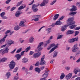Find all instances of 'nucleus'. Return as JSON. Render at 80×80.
Instances as JSON below:
<instances>
[{
    "label": "nucleus",
    "mask_w": 80,
    "mask_h": 80,
    "mask_svg": "<svg viewBox=\"0 0 80 80\" xmlns=\"http://www.w3.org/2000/svg\"><path fill=\"white\" fill-rule=\"evenodd\" d=\"M78 47V44L76 43L73 45V47L71 48L72 52L73 53L76 52L75 54L76 57H78L80 54V50H78L79 48Z\"/></svg>",
    "instance_id": "f257e3e1"
},
{
    "label": "nucleus",
    "mask_w": 80,
    "mask_h": 80,
    "mask_svg": "<svg viewBox=\"0 0 80 80\" xmlns=\"http://www.w3.org/2000/svg\"><path fill=\"white\" fill-rule=\"evenodd\" d=\"M16 65V63H15V62L13 61H12L9 64V67L10 69L12 70L14 68Z\"/></svg>",
    "instance_id": "f03ea898"
},
{
    "label": "nucleus",
    "mask_w": 80,
    "mask_h": 80,
    "mask_svg": "<svg viewBox=\"0 0 80 80\" xmlns=\"http://www.w3.org/2000/svg\"><path fill=\"white\" fill-rule=\"evenodd\" d=\"M75 23V21L73 22V23H71V24L70 23L69 24H67V26L68 27L69 26V28L71 29H73L74 28H75L76 27H77V25H74Z\"/></svg>",
    "instance_id": "7ed1b4c3"
},
{
    "label": "nucleus",
    "mask_w": 80,
    "mask_h": 80,
    "mask_svg": "<svg viewBox=\"0 0 80 80\" xmlns=\"http://www.w3.org/2000/svg\"><path fill=\"white\" fill-rule=\"evenodd\" d=\"M48 72H49V70L48 68H46L45 71V73L42 76V77L44 78H46L48 75Z\"/></svg>",
    "instance_id": "20e7f679"
},
{
    "label": "nucleus",
    "mask_w": 80,
    "mask_h": 80,
    "mask_svg": "<svg viewBox=\"0 0 80 80\" xmlns=\"http://www.w3.org/2000/svg\"><path fill=\"white\" fill-rule=\"evenodd\" d=\"M43 45V42H41L39 43L37 47V50L38 51H40L43 49V48L42 47Z\"/></svg>",
    "instance_id": "39448f33"
},
{
    "label": "nucleus",
    "mask_w": 80,
    "mask_h": 80,
    "mask_svg": "<svg viewBox=\"0 0 80 80\" xmlns=\"http://www.w3.org/2000/svg\"><path fill=\"white\" fill-rule=\"evenodd\" d=\"M2 55H3L5 53H8V50L9 49H8V47H7L6 48H5V49H2Z\"/></svg>",
    "instance_id": "423d86ee"
},
{
    "label": "nucleus",
    "mask_w": 80,
    "mask_h": 80,
    "mask_svg": "<svg viewBox=\"0 0 80 80\" xmlns=\"http://www.w3.org/2000/svg\"><path fill=\"white\" fill-rule=\"evenodd\" d=\"M73 72L75 75H77L78 72H80V68H75L74 69Z\"/></svg>",
    "instance_id": "0eeeda50"
},
{
    "label": "nucleus",
    "mask_w": 80,
    "mask_h": 80,
    "mask_svg": "<svg viewBox=\"0 0 80 80\" xmlns=\"http://www.w3.org/2000/svg\"><path fill=\"white\" fill-rule=\"evenodd\" d=\"M37 6L35 4H33L32 5V9L34 12H37V11H38V9L37 8Z\"/></svg>",
    "instance_id": "6e6552de"
},
{
    "label": "nucleus",
    "mask_w": 80,
    "mask_h": 80,
    "mask_svg": "<svg viewBox=\"0 0 80 80\" xmlns=\"http://www.w3.org/2000/svg\"><path fill=\"white\" fill-rule=\"evenodd\" d=\"M78 37L77 38H72V39H69L68 40V42L69 43H73L75 41H77L78 39Z\"/></svg>",
    "instance_id": "1a4fd4ad"
},
{
    "label": "nucleus",
    "mask_w": 80,
    "mask_h": 80,
    "mask_svg": "<svg viewBox=\"0 0 80 80\" xmlns=\"http://www.w3.org/2000/svg\"><path fill=\"white\" fill-rule=\"evenodd\" d=\"M58 47V45L57 44L56 46H55L54 47L52 48V49L49 52V53H51L52 52H53L55 49H57Z\"/></svg>",
    "instance_id": "9d476101"
},
{
    "label": "nucleus",
    "mask_w": 80,
    "mask_h": 80,
    "mask_svg": "<svg viewBox=\"0 0 80 80\" xmlns=\"http://www.w3.org/2000/svg\"><path fill=\"white\" fill-rule=\"evenodd\" d=\"M8 36V35L6 34V35L4 36V37L0 40V45L3 43L4 42H5V38H7V37Z\"/></svg>",
    "instance_id": "9b49d317"
},
{
    "label": "nucleus",
    "mask_w": 80,
    "mask_h": 80,
    "mask_svg": "<svg viewBox=\"0 0 80 80\" xmlns=\"http://www.w3.org/2000/svg\"><path fill=\"white\" fill-rule=\"evenodd\" d=\"M72 8L70 9L69 10L70 12H74L77 10V8L75 6H72Z\"/></svg>",
    "instance_id": "f8f14e48"
},
{
    "label": "nucleus",
    "mask_w": 80,
    "mask_h": 80,
    "mask_svg": "<svg viewBox=\"0 0 80 80\" xmlns=\"http://www.w3.org/2000/svg\"><path fill=\"white\" fill-rule=\"evenodd\" d=\"M21 13H22V12H21L19 11L18 10L15 13V16L16 17H19Z\"/></svg>",
    "instance_id": "ddd939ff"
},
{
    "label": "nucleus",
    "mask_w": 80,
    "mask_h": 80,
    "mask_svg": "<svg viewBox=\"0 0 80 80\" xmlns=\"http://www.w3.org/2000/svg\"><path fill=\"white\" fill-rule=\"evenodd\" d=\"M73 18H69L68 20V23L67 24H69L70 23V24H71V23H73Z\"/></svg>",
    "instance_id": "4468645a"
},
{
    "label": "nucleus",
    "mask_w": 80,
    "mask_h": 80,
    "mask_svg": "<svg viewBox=\"0 0 80 80\" xmlns=\"http://www.w3.org/2000/svg\"><path fill=\"white\" fill-rule=\"evenodd\" d=\"M41 55V52H39L38 53H34L33 56V58H37L39 57L40 55Z\"/></svg>",
    "instance_id": "2eb2a0df"
},
{
    "label": "nucleus",
    "mask_w": 80,
    "mask_h": 80,
    "mask_svg": "<svg viewBox=\"0 0 80 80\" xmlns=\"http://www.w3.org/2000/svg\"><path fill=\"white\" fill-rule=\"evenodd\" d=\"M25 22H26V20H25L21 21L19 24V25L21 26V27H24L25 25Z\"/></svg>",
    "instance_id": "dca6fc26"
},
{
    "label": "nucleus",
    "mask_w": 80,
    "mask_h": 80,
    "mask_svg": "<svg viewBox=\"0 0 80 80\" xmlns=\"http://www.w3.org/2000/svg\"><path fill=\"white\" fill-rule=\"evenodd\" d=\"M72 73H69L66 76V78L67 80H69L71 78L72 76Z\"/></svg>",
    "instance_id": "f3484780"
},
{
    "label": "nucleus",
    "mask_w": 80,
    "mask_h": 80,
    "mask_svg": "<svg viewBox=\"0 0 80 80\" xmlns=\"http://www.w3.org/2000/svg\"><path fill=\"white\" fill-rule=\"evenodd\" d=\"M74 33V31L73 30H68L67 32V35H71L73 34Z\"/></svg>",
    "instance_id": "a211bd4d"
},
{
    "label": "nucleus",
    "mask_w": 80,
    "mask_h": 80,
    "mask_svg": "<svg viewBox=\"0 0 80 80\" xmlns=\"http://www.w3.org/2000/svg\"><path fill=\"white\" fill-rule=\"evenodd\" d=\"M15 57L18 60H19L21 58V55L19 54H17Z\"/></svg>",
    "instance_id": "6ab92c4d"
},
{
    "label": "nucleus",
    "mask_w": 80,
    "mask_h": 80,
    "mask_svg": "<svg viewBox=\"0 0 80 80\" xmlns=\"http://www.w3.org/2000/svg\"><path fill=\"white\" fill-rule=\"evenodd\" d=\"M77 12H71L69 13V15H71V16H75L77 14Z\"/></svg>",
    "instance_id": "aec40b11"
},
{
    "label": "nucleus",
    "mask_w": 80,
    "mask_h": 80,
    "mask_svg": "<svg viewBox=\"0 0 80 80\" xmlns=\"http://www.w3.org/2000/svg\"><path fill=\"white\" fill-rule=\"evenodd\" d=\"M67 27H68L67 25L63 26L61 28V31H62V32H64V31H65V30L67 29Z\"/></svg>",
    "instance_id": "412c9836"
},
{
    "label": "nucleus",
    "mask_w": 80,
    "mask_h": 80,
    "mask_svg": "<svg viewBox=\"0 0 80 80\" xmlns=\"http://www.w3.org/2000/svg\"><path fill=\"white\" fill-rule=\"evenodd\" d=\"M6 76L7 77V78L8 79L10 78V77H11V72H7L6 74Z\"/></svg>",
    "instance_id": "4be33fe9"
},
{
    "label": "nucleus",
    "mask_w": 80,
    "mask_h": 80,
    "mask_svg": "<svg viewBox=\"0 0 80 80\" xmlns=\"http://www.w3.org/2000/svg\"><path fill=\"white\" fill-rule=\"evenodd\" d=\"M58 52L57 51H55L54 52L53 56V58H55L57 57V55H58Z\"/></svg>",
    "instance_id": "5701e85b"
},
{
    "label": "nucleus",
    "mask_w": 80,
    "mask_h": 80,
    "mask_svg": "<svg viewBox=\"0 0 80 80\" xmlns=\"http://www.w3.org/2000/svg\"><path fill=\"white\" fill-rule=\"evenodd\" d=\"M14 41H12V40H9L8 41V45L9 46L11 45L12 44H14Z\"/></svg>",
    "instance_id": "b1692460"
},
{
    "label": "nucleus",
    "mask_w": 80,
    "mask_h": 80,
    "mask_svg": "<svg viewBox=\"0 0 80 80\" xmlns=\"http://www.w3.org/2000/svg\"><path fill=\"white\" fill-rule=\"evenodd\" d=\"M62 24V22H60V21H57L55 23V25H60Z\"/></svg>",
    "instance_id": "393cba45"
},
{
    "label": "nucleus",
    "mask_w": 80,
    "mask_h": 80,
    "mask_svg": "<svg viewBox=\"0 0 80 80\" xmlns=\"http://www.w3.org/2000/svg\"><path fill=\"white\" fill-rule=\"evenodd\" d=\"M39 63L40 65H43L45 64L46 62H45V61L41 60L40 62H39Z\"/></svg>",
    "instance_id": "a878e982"
},
{
    "label": "nucleus",
    "mask_w": 80,
    "mask_h": 80,
    "mask_svg": "<svg viewBox=\"0 0 80 80\" xmlns=\"http://www.w3.org/2000/svg\"><path fill=\"white\" fill-rule=\"evenodd\" d=\"M50 42H51V41H50V39H49L46 41L45 42L46 43L44 44V47H46V46H47V45L49 43H50Z\"/></svg>",
    "instance_id": "bb28decb"
},
{
    "label": "nucleus",
    "mask_w": 80,
    "mask_h": 80,
    "mask_svg": "<svg viewBox=\"0 0 80 80\" xmlns=\"http://www.w3.org/2000/svg\"><path fill=\"white\" fill-rule=\"evenodd\" d=\"M34 41V38L32 37H31L29 38V42L30 43H33Z\"/></svg>",
    "instance_id": "cd10ccee"
},
{
    "label": "nucleus",
    "mask_w": 80,
    "mask_h": 80,
    "mask_svg": "<svg viewBox=\"0 0 80 80\" xmlns=\"http://www.w3.org/2000/svg\"><path fill=\"white\" fill-rule=\"evenodd\" d=\"M22 62H23V63H27V62H28V58H24L22 59Z\"/></svg>",
    "instance_id": "c85d7f7f"
},
{
    "label": "nucleus",
    "mask_w": 80,
    "mask_h": 80,
    "mask_svg": "<svg viewBox=\"0 0 80 80\" xmlns=\"http://www.w3.org/2000/svg\"><path fill=\"white\" fill-rule=\"evenodd\" d=\"M58 17H59V14H56L55 15L54 18H53V20H57V18H58Z\"/></svg>",
    "instance_id": "c756f323"
},
{
    "label": "nucleus",
    "mask_w": 80,
    "mask_h": 80,
    "mask_svg": "<svg viewBox=\"0 0 80 80\" xmlns=\"http://www.w3.org/2000/svg\"><path fill=\"white\" fill-rule=\"evenodd\" d=\"M35 72H38V73H40V68H35Z\"/></svg>",
    "instance_id": "7c9ffc66"
},
{
    "label": "nucleus",
    "mask_w": 80,
    "mask_h": 80,
    "mask_svg": "<svg viewBox=\"0 0 80 80\" xmlns=\"http://www.w3.org/2000/svg\"><path fill=\"white\" fill-rule=\"evenodd\" d=\"M1 60L2 62H5L7 60V58H3Z\"/></svg>",
    "instance_id": "2f4dec72"
},
{
    "label": "nucleus",
    "mask_w": 80,
    "mask_h": 80,
    "mask_svg": "<svg viewBox=\"0 0 80 80\" xmlns=\"http://www.w3.org/2000/svg\"><path fill=\"white\" fill-rule=\"evenodd\" d=\"M32 18H35L34 20V21H35V22H37L39 20V19H38V18H37V17H36L35 15L32 16Z\"/></svg>",
    "instance_id": "473e14b6"
},
{
    "label": "nucleus",
    "mask_w": 80,
    "mask_h": 80,
    "mask_svg": "<svg viewBox=\"0 0 80 80\" xmlns=\"http://www.w3.org/2000/svg\"><path fill=\"white\" fill-rule=\"evenodd\" d=\"M65 77V74L64 73H61V76L60 77V80H62Z\"/></svg>",
    "instance_id": "72a5a7b5"
},
{
    "label": "nucleus",
    "mask_w": 80,
    "mask_h": 80,
    "mask_svg": "<svg viewBox=\"0 0 80 80\" xmlns=\"http://www.w3.org/2000/svg\"><path fill=\"white\" fill-rule=\"evenodd\" d=\"M26 7V5H25V6L24 7H23V6H21L18 8V10H22V9H23V8H25Z\"/></svg>",
    "instance_id": "f704fd0d"
},
{
    "label": "nucleus",
    "mask_w": 80,
    "mask_h": 80,
    "mask_svg": "<svg viewBox=\"0 0 80 80\" xmlns=\"http://www.w3.org/2000/svg\"><path fill=\"white\" fill-rule=\"evenodd\" d=\"M14 29L15 30H18L20 29V27L18 25H17L15 27Z\"/></svg>",
    "instance_id": "c9c22d12"
},
{
    "label": "nucleus",
    "mask_w": 80,
    "mask_h": 80,
    "mask_svg": "<svg viewBox=\"0 0 80 80\" xmlns=\"http://www.w3.org/2000/svg\"><path fill=\"white\" fill-rule=\"evenodd\" d=\"M22 48H19L16 51V53H19V52H20L22 51Z\"/></svg>",
    "instance_id": "e433bc0d"
},
{
    "label": "nucleus",
    "mask_w": 80,
    "mask_h": 80,
    "mask_svg": "<svg viewBox=\"0 0 80 80\" xmlns=\"http://www.w3.org/2000/svg\"><path fill=\"white\" fill-rule=\"evenodd\" d=\"M45 5H46V4L44 2H43V1H42V2L41 3L40 5V6L41 7H43L44 6H45Z\"/></svg>",
    "instance_id": "4c0bfd02"
},
{
    "label": "nucleus",
    "mask_w": 80,
    "mask_h": 80,
    "mask_svg": "<svg viewBox=\"0 0 80 80\" xmlns=\"http://www.w3.org/2000/svg\"><path fill=\"white\" fill-rule=\"evenodd\" d=\"M49 1V0H43V2L46 4V5H47V4L48 3Z\"/></svg>",
    "instance_id": "58836bf2"
},
{
    "label": "nucleus",
    "mask_w": 80,
    "mask_h": 80,
    "mask_svg": "<svg viewBox=\"0 0 80 80\" xmlns=\"http://www.w3.org/2000/svg\"><path fill=\"white\" fill-rule=\"evenodd\" d=\"M22 2H23V1H22L20 2H18V3L17 4V7H18L19 5H21V4H22Z\"/></svg>",
    "instance_id": "ea45409f"
},
{
    "label": "nucleus",
    "mask_w": 80,
    "mask_h": 80,
    "mask_svg": "<svg viewBox=\"0 0 80 80\" xmlns=\"http://www.w3.org/2000/svg\"><path fill=\"white\" fill-rule=\"evenodd\" d=\"M56 2H57V0H54L52 2H51L50 5H53Z\"/></svg>",
    "instance_id": "a19ab883"
},
{
    "label": "nucleus",
    "mask_w": 80,
    "mask_h": 80,
    "mask_svg": "<svg viewBox=\"0 0 80 80\" xmlns=\"http://www.w3.org/2000/svg\"><path fill=\"white\" fill-rule=\"evenodd\" d=\"M18 78H19L18 77V76H15L14 77V79L13 80H18Z\"/></svg>",
    "instance_id": "79ce46f5"
},
{
    "label": "nucleus",
    "mask_w": 80,
    "mask_h": 80,
    "mask_svg": "<svg viewBox=\"0 0 80 80\" xmlns=\"http://www.w3.org/2000/svg\"><path fill=\"white\" fill-rule=\"evenodd\" d=\"M18 67H17L15 68L13 71V72L15 73L17 72V70H18Z\"/></svg>",
    "instance_id": "37998d69"
},
{
    "label": "nucleus",
    "mask_w": 80,
    "mask_h": 80,
    "mask_svg": "<svg viewBox=\"0 0 80 80\" xmlns=\"http://www.w3.org/2000/svg\"><path fill=\"white\" fill-rule=\"evenodd\" d=\"M30 49H31V48L30 46L26 48V52H28V50H30Z\"/></svg>",
    "instance_id": "c03bdc74"
},
{
    "label": "nucleus",
    "mask_w": 80,
    "mask_h": 80,
    "mask_svg": "<svg viewBox=\"0 0 80 80\" xmlns=\"http://www.w3.org/2000/svg\"><path fill=\"white\" fill-rule=\"evenodd\" d=\"M19 42H20V43H22L23 42H24V40H23L22 39V38H20L19 39Z\"/></svg>",
    "instance_id": "a18cd8bd"
},
{
    "label": "nucleus",
    "mask_w": 80,
    "mask_h": 80,
    "mask_svg": "<svg viewBox=\"0 0 80 80\" xmlns=\"http://www.w3.org/2000/svg\"><path fill=\"white\" fill-rule=\"evenodd\" d=\"M62 35L58 36L57 38V40L58 39H60V38H62Z\"/></svg>",
    "instance_id": "49530a36"
},
{
    "label": "nucleus",
    "mask_w": 80,
    "mask_h": 80,
    "mask_svg": "<svg viewBox=\"0 0 80 80\" xmlns=\"http://www.w3.org/2000/svg\"><path fill=\"white\" fill-rule=\"evenodd\" d=\"M10 2H11V0H8L5 2V3L6 4H8Z\"/></svg>",
    "instance_id": "de8ad7c7"
},
{
    "label": "nucleus",
    "mask_w": 80,
    "mask_h": 80,
    "mask_svg": "<svg viewBox=\"0 0 80 80\" xmlns=\"http://www.w3.org/2000/svg\"><path fill=\"white\" fill-rule=\"evenodd\" d=\"M64 18H65V16H62L59 19V20H63V19Z\"/></svg>",
    "instance_id": "09e8293b"
},
{
    "label": "nucleus",
    "mask_w": 80,
    "mask_h": 80,
    "mask_svg": "<svg viewBox=\"0 0 80 80\" xmlns=\"http://www.w3.org/2000/svg\"><path fill=\"white\" fill-rule=\"evenodd\" d=\"M5 12H2V13H1L0 14V15L1 17H2L4 16V15H5Z\"/></svg>",
    "instance_id": "8fccbe9b"
},
{
    "label": "nucleus",
    "mask_w": 80,
    "mask_h": 80,
    "mask_svg": "<svg viewBox=\"0 0 80 80\" xmlns=\"http://www.w3.org/2000/svg\"><path fill=\"white\" fill-rule=\"evenodd\" d=\"M65 69H66L67 70L69 71L70 70V68L69 66H68L65 68Z\"/></svg>",
    "instance_id": "3c124183"
},
{
    "label": "nucleus",
    "mask_w": 80,
    "mask_h": 80,
    "mask_svg": "<svg viewBox=\"0 0 80 80\" xmlns=\"http://www.w3.org/2000/svg\"><path fill=\"white\" fill-rule=\"evenodd\" d=\"M75 36H77L79 33V31H75Z\"/></svg>",
    "instance_id": "603ef678"
},
{
    "label": "nucleus",
    "mask_w": 80,
    "mask_h": 80,
    "mask_svg": "<svg viewBox=\"0 0 80 80\" xmlns=\"http://www.w3.org/2000/svg\"><path fill=\"white\" fill-rule=\"evenodd\" d=\"M35 17L38 18V19H39L40 18H41V17H42V16L40 15H35Z\"/></svg>",
    "instance_id": "864d4df0"
},
{
    "label": "nucleus",
    "mask_w": 80,
    "mask_h": 80,
    "mask_svg": "<svg viewBox=\"0 0 80 80\" xmlns=\"http://www.w3.org/2000/svg\"><path fill=\"white\" fill-rule=\"evenodd\" d=\"M39 65H40V62H38L35 64V66H38Z\"/></svg>",
    "instance_id": "5fc2aeb1"
},
{
    "label": "nucleus",
    "mask_w": 80,
    "mask_h": 80,
    "mask_svg": "<svg viewBox=\"0 0 80 80\" xmlns=\"http://www.w3.org/2000/svg\"><path fill=\"white\" fill-rule=\"evenodd\" d=\"M16 9V7H13L12 8H11V10H10L12 12V11H13V10H15Z\"/></svg>",
    "instance_id": "6e6d98bb"
},
{
    "label": "nucleus",
    "mask_w": 80,
    "mask_h": 80,
    "mask_svg": "<svg viewBox=\"0 0 80 80\" xmlns=\"http://www.w3.org/2000/svg\"><path fill=\"white\" fill-rule=\"evenodd\" d=\"M33 66L31 65L29 68V70H33Z\"/></svg>",
    "instance_id": "4d7b16f0"
},
{
    "label": "nucleus",
    "mask_w": 80,
    "mask_h": 80,
    "mask_svg": "<svg viewBox=\"0 0 80 80\" xmlns=\"http://www.w3.org/2000/svg\"><path fill=\"white\" fill-rule=\"evenodd\" d=\"M16 50H17V49L15 48L11 52H10L11 53H12V54H13V53H15V52L16 51Z\"/></svg>",
    "instance_id": "13d9d810"
},
{
    "label": "nucleus",
    "mask_w": 80,
    "mask_h": 80,
    "mask_svg": "<svg viewBox=\"0 0 80 80\" xmlns=\"http://www.w3.org/2000/svg\"><path fill=\"white\" fill-rule=\"evenodd\" d=\"M80 26L79 27H77L75 28V30H80Z\"/></svg>",
    "instance_id": "bf43d9fd"
},
{
    "label": "nucleus",
    "mask_w": 80,
    "mask_h": 80,
    "mask_svg": "<svg viewBox=\"0 0 80 80\" xmlns=\"http://www.w3.org/2000/svg\"><path fill=\"white\" fill-rule=\"evenodd\" d=\"M25 52V51H24L21 52V56H23V55H24V52Z\"/></svg>",
    "instance_id": "052dcab7"
},
{
    "label": "nucleus",
    "mask_w": 80,
    "mask_h": 80,
    "mask_svg": "<svg viewBox=\"0 0 80 80\" xmlns=\"http://www.w3.org/2000/svg\"><path fill=\"white\" fill-rule=\"evenodd\" d=\"M54 46H56L55 44L53 43V44H51L50 47L52 48V47H54Z\"/></svg>",
    "instance_id": "680f3d73"
},
{
    "label": "nucleus",
    "mask_w": 80,
    "mask_h": 80,
    "mask_svg": "<svg viewBox=\"0 0 80 80\" xmlns=\"http://www.w3.org/2000/svg\"><path fill=\"white\" fill-rule=\"evenodd\" d=\"M45 59V55L43 56L42 57L41 60L44 61L43 60Z\"/></svg>",
    "instance_id": "e2e57ef3"
},
{
    "label": "nucleus",
    "mask_w": 80,
    "mask_h": 80,
    "mask_svg": "<svg viewBox=\"0 0 80 80\" xmlns=\"http://www.w3.org/2000/svg\"><path fill=\"white\" fill-rule=\"evenodd\" d=\"M47 31H48V33H50V32H51V28H49L48 29Z\"/></svg>",
    "instance_id": "0e129e2a"
},
{
    "label": "nucleus",
    "mask_w": 80,
    "mask_h": 80,
    "mask_svg": "<svg viewBox=\"0 0 80 80\" xmlns=\"http://www.w3.org/2000/svg\"><path fill=\"white\" fill-rule=\"evenodd\" d=\"M10 30H8L6 31V32L5 33V34H7L8 33H10Z\"/></svg>",
    "instance_id": "69168bd1"
},
{
    "label": "nucleus",
    "mask_w": 80,
    "mask_h": 80,
    "mask_svg": "<svg viewBox=\"0 0 80 80\" xmlns=\"http://www.w3.org/2000/svg\"><path fill=\"white\" fill-rule=\"evenodd\" d=\"M41 70H43L45 68V66H43L40 68Z\"/></svg>",
    "instance_id": "338daca9"
},
{
    "label": "nucleus",
    "mask_w": 80,
    "mask_h": 80,
    "mask_svg": "<svg viewBox=\"0 0 80 80\" xmlns=\"http://www.w3.org/2000/svg\"><path fill=\"white\" fill-rule=\"evenodd\" d=\"M40 80H47V79L45 78H42L40 79Z\"/></svg>",
    "instance_id": "774afa93"
}]
</instances>
